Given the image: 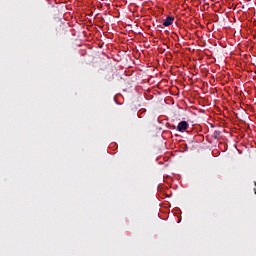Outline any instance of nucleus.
Wrapping results in <instances>:
<instances>
[{
    "label": "nucleus",
    "mask_w": 256,
    "mask_h": 256,
    "mask_svg": "<svg viewBox=\"0 0 256 256\" xmlns=\"http://www.w3.org/2000/svg\"><path fill=\"white\" fill-rule=\"evenodd\" d=\"M187 129H189V123H187V121H181L177 126V130L181 133L187 131Z\"/></svg>",
    "instance_id": "obj_1"
},
{
    "label": "nucleus",
    "mask_w": 256,
    "mask_h": 256,
    "mask_svg": "<svg viewBox=\"0 0 256 256\" xmlns=\"http://www.w3.org/2000/svg\"><path fill=\"white\" fill-rule=\"evenodd\" d=\"M173 21H175V17L168 16L163 22L164 27H169L170 25H173Z\"/></svg>",
    "instance_id": "obj_2"
},
{
    "label": "nucleus",
    "mask_w": 256,
    "mask_h": 256,
    "mask_svg": "<svg viewBox=\"0 0 256 256\" xmlns=\"http://www.w3.org/2000/svg\"><path fill=\"white\" fill-rule=\"evenodd\" d=\"M221 135V131L215 130L212 134L213 139H219V136Z\"/></svg>",
    "instance_id": "obj_3"
}]
</instances>
